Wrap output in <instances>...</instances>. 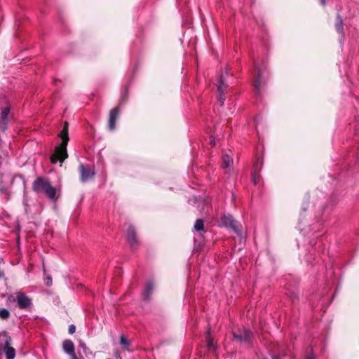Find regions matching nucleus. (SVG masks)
Listing matches in <instances>:
<instances>
[{"mask_svg":"<svg viewBox=\"0 0 359 359\" xmlns=\"http://www.w3.org/2000/svg\"><path fill=\"white\" fill-rule=\"evenodd\" d=\"M59 136L62 139V142L55 147L54 153L50 156V161L53 164H55L58 161L62 163L68 157L67 146L69 142V135L68 123L67 122L65 123L63 129L60 133Z\"/></svg>","mask_w":359,"mask_h":359,"instance_id":"obj_1","label":"nucleus"},{"mask_svg":"<svg viewBox=\"0 0 359 359\" xmlns=\"http://www.w3.org/2000/svg\"><path fill=\"white\" fill-rule=\"evenodd\" d=\"M32 189L37 193H44L50 199L54 200L56 196V189L50 181L44 177H38L32 184Z\"/></svg>","mask_w":359,"mask_h":359,"instance_id":"obj_2","label":"nucleus"},{"mask_svg":"<svg viewBox=\"0 0 359 359\" xmlns=\"http://www.w3.org/2000/svg\"><path fill=\"white\" fill-rule=\"evenodd\" d=\"M233 337L241 344H250L252 339V334L250 330L242 327L233 330Z\"/></svg>","mask_w":359,"mask_h":359,"instance_id":"obj_3","label":"nucleus"},{"mask_svg":"<svg viewBox=\"0 0 359 359\" xmlns=\"http://www.w3.org/2000/svg\"><path fill=\"white\" fill-rule=\"evenodd\" d=\"M79 172L82 182H86L93 179L95 175V169L93 166L83 163L79 165Z\"/></svg>","mask_w":359,"mask_h":359,"instance_id":"obj_4","label":"nucleus"},{"mask_svg":"<svg viewBox=\"0 0 359 359\" xmlns=\"http://www.w3.org/2000/svg\"><path fill=\"white\" fill-rule=\"evenodd\" d=\"M17 304L20 309L29 310L32 306V299L21 291L17 292Z\"/></svg>","mask_w":359,"mask_h":359,"instance_id":"obj_5","label":"nucleus"},{"mask_svg":"<svg viewBox=\"0 0 359 359\" xmlns=\"http://www.w3.org/2000/svg\"><path fill=\"white\" fill-rule=\"evenodd\" d=\"M227 75L228 73L226 72H225V75L222 73L220 75L219 84L217 85V90L219 92L217 100L219 102L221 106L224 105L225 101L224 94L226 88L228 86V85L225 83V76Z\"/></svg>","mask_w":359,"mask_h":359,"instance_id":"obj_6","label":"nucleus"},{"mask_svg":"<svg viewBox=\"0 0 359 359\" xmlns=\"http://www.w3.org/2000/svg\"><path fill=\"white\" fill-rule=\"evenodd\" d=\"M62 348L67 354L70 355V359H79L75 353L74 344L71 340H65L62 343Z\"/></svg>","mask_w":359,"mask_h":359,"instance_id":"obj_7","label":"nucleus"},{"mask_svg":"<svg viewBox=\"0 0 359 359\" xmlns=\"http://www.w3.org/2000/svg\"><path fill=\"white\" fill-rule=\"evenodd\" d=\"M255 71H256V80L254 83V89L256 94H259L261 91V86L262 84V72L261 68L259 65L255 63Z\"/></svg>","mask_w":359,"mask_h":359,"instance_id":"obj_8","label":"nucleus"},{"mask_svg":"<svg viewBox=\"0 0 359 359\" xmlns=\"http://www.w3.org/2000/svg\"><path fill=\"white\" fill-rule=\"evenodd\" d=\"M126 238L132 248H135L138 244L135 229L130 225L128 227L127 229Z\"/></svg>","mask_w":359,"mask_h":359,"instance_id":"obj_9","label":"nucleus"},{"mask_svg":"<svg viewBox=\"0 0 359 359\" xmlns=\"http://www.w3.org/2000/svg\"><path fill=\"white\" fill-rule=\"evenodd\" d=\"M119 114V109L118 107H115L110 111L109 117V129L114 130L116 128V122Z\"/></svg>","mask_w":359,"mask_h":359,"instance_id":"obj_10","label":"nucleus"},{"mask_svg":"<svg viewBox=\"0 0 359 359\" xmlns=\"http://www.w3.org/2000/svg\"><path fill=\"white\" fill-rule=\"evenodd\" d=\"M154 288V285L152 282H149L147 283L144 289V299H149L152 291Z\"/></svg>","mask_w":359,"mask_h":359,"instance_id":"obj_11","label":"nucleus"},{"mask_svg":"<svg viewBox=\"0 0 359 359\" xmlns=\"http://www.w3.org/2000/svg\"><path fill=\"white\" fill-rule=\"evenodd\" d=\"M335 27L339 34L342 36L344 35V27H343V20L339 15H337L335 22Z\"/></svg>","mask_w":359,"mask_h":359,"instance_id":"obj_12","label":"nucleus"},{"mask_svg":"<svg viewBox=\"0 0 359 359\" xmlns=\"http://www.w3.org/2000/svg\"><path fill=\"white\" fill-rule=\"evenodd\" d=\"M233 163V158L227 155V154H225L222 157V168L224 169H226V168H228L231 166V165Z\"/></svg>","mask_w":359,"mask_h":359,"instance_id":"obj_13","label":"nucleus"},{"mask_svg":"<svg viewBox=\"0 0 359 359\" xmlns=\"http://www.w3.org/2000/svg\"><path fill=\"white\" fill-rule=\"evenodd\" d=\"M207 346H208V351H215V346L214 344V342H213V340L212 339L210 338V332H208V335H207Z\"/></svg>","mask_w":359,"mask_h":359,"instance_id":"obj_14","label":"nucleus"},{"mask_svg":"<svg viewBox=\"0 0 359 359\" xmlns=\"http://www.w3.org/2000/svg\"><path fill=\"white\" fill-rule=\"evenodd\" d=\"M9 114V109L8 108H4L2 109V111L1 113V119L4 124H6L8 121V116Z\"/></svg>","mask_w":359,"mask_h":359,"instance_id":"obj_15","label":"nucleus"},{"mask_svg":"<svg viewBox=\"0 0 359 359\" xmlns=\"http://www.w3.org/2000/svg\"><path fill=\"white\" fill-rule=\"evenodd\" d=\"M15 355V349L12 347H7L6 351V359H13Z\"/></svg>","mask_w":359,"mask_h":359,"instance_id":"obj_16","label":"nucleus"},{"mask_svg":"<svg viewBox=\"0 0 359 359\" xmlns=\"http://www.w3.org/2000/svg\"><path fill=\"white\" fill-rule=\"evenodd\" d=\"M10 317V312L6 309H0V318L7 320Z\"/></svg>","mask_w":359,"mask_h":359,"instance_id":"obj_17","label":"nucleus"},{"mask_svg":"<svg viewBox=\"0 0 359 359\" xmlns=\"http://www.w3.org/2000/svg\"><path fill=\"white\" fill-rule=\"evenodd\" d=\"M203 221L201 219H198L194 224L195 230L199 231L203 229Z\"/></svg>","mask_w":359,"mask_h":359,"instance_id":"obj_18","label":"nucleus"},{"mask_svg":"<svg viewBox=\"0 0 359 359\" xmlns=\"http://www.w3.org/2000/svg\"><path fill=\"white\" fill-rule=\"evenodd\" d=\"M229 221V225L231 226V228L237 233H238V228L237 226L236 223L232 219L231 217H225Z\"/></svg>","mask_w":359,"mask_h":359,"instance_id":"obj_19","label":"nucleus"},{"mask_svg":"<svg viewBox=\"0 0 359 359\" xmlns=\"http://www.w3.org/2000/svg\"><path fill=\"white\" fill-rule=\"evenodd\" d=\"M120 343L126 348H128V346L129 345V341H128V340L124 336H121V337Z\"/></svg>","mask_w":359,"mask_h":359,"instance_id":"obj_20","label":"nucleus"},{"mask_svg":"<svg viewBox=\"0 0 359 359\" xmlns=\"http://www.w3.org/2000/svg\"><path fill=\"white\" fill-rule=\"evenodd\" d=\"M16 298H17V292L14 294H10L8 297V302L10 303H14V302L17 303Z\"/></svg>","mask_w":359,"mask_h":359,"instance_id":"obj_21","label":"nucleus"},{"mask_svg":"<svg viewBox=\"0 0 359 359\" xmlns=\"http://www.w3.org/2000/svg\"><path fill=\"white\" fill-rule=\"evenodd\" d=\"M126 97H127V91L126 90L122 93L121 94V103H123L126 100Z\"/></svg>","mask_w":359,"mask_h":359,"instance_id":"obj_22","label":"nucleus"},{"mask_svg":"<svg viewBox=\"0 0 359 359\" xmlns=\"http://www.w3.org/2000/svg\"><path fill=\"white\" fill-rule=\"evenodd\" d=\"M46 285L47 286H50L52 285V278L50 276H48L45 278Z\"/></svg>","mask_w":359,"mask_h":359,"instance_id":"obj_23","label":"nucleus"},{"mask_svg":"<svg viewBox=\"0 0 359 359\" xmlns=\"http://www.w3.org/2000/svg\"><path fill=\"white\" fill-rule=\"evenodd\" d=\"M68 331H69V334H74L76 331V327L74 325H69Z\"/></svg>","mask_w":359,"mask_h":359,"instance_id":"obj_24","label":"nucleus"},{"mask_svg":"<svg viewBox=\"0 0 359 359\" xmlns=\"http://www.w3.org/2000/svg\"><path fill=\"white\" fill-rule=\"evenodd\" d=\"M80 346L85 350L86 348V344L83 342H80L79 344Z\"/></svg>","mask_w":359,"mask_h":359,"instance_id":"obj_25","label":"nucleus"},{"mask_svg":"<svg viewBox=\"0 0 359 359\" xmlns=\"http://www.w3.org/2000/svg\"><path fill=\"white\" fill-rule=\"evenodd\" d=\"M4 276V271H1V270H0V278H3Z\"/></svg>","mask_w":359,"mask_h":359,"instance_id":"obj_26","label":"nucleus"},{"mask_svg":"<svg viewBox=\"0 0 359 359\" xmlns=\"http://www.w3.org/2000/svg\"><path fill=\"white\" fill-rule=\"evenodd\" d=\"M321 4L325 6V0H320Z\"/></svg>","mask_w":359,"mask_h":359,"instance_id":"obj_27","label":"nucleus"},{"mask_svg":"<svg viewBox=\"0 0 359 359\" xmlns=\"http://www.w3.org/2000/svg\"><path fill=\"white\" fill-rule=\"evenodd\" d=\"M212 146H215V141L211 140V142H210Z\"/></svg>","mask_w":359,"mask_h":359,"instance_id":"obj_28","label":"nucleus"},{"mask_svg":"<svg viewBox=\"0 0 359 359\" xmlns=\"http://www.w3.org/2000/svg\"><path fill=\"white\" fill-rule=\"evenodd\" d=\"M306 359H313L312 355H309Z\"/></svg>","mask_w":359,"mask_h":359,"instance_id":"obj_29","label":"nucleus"},{"mask_svg":"<svg viewBox=\"0 0 359 359\" xmlns=\"http://www.w3.org/2000/svg\"><path fill=\"white\" fill-rule=\"evenodd\" d=\"M116 359H121V358L119 355H116Z\"/></svg>","mask_w":359,"mask_h":359,"instance_id":"obj_30","label":"nucleus"},{"mask_svg":"<svg viewBox=\"0 0 359 359\" xmlns=\"http://www.w3.org/2000/svg\"><path fill=\"white\" fill-rule=\"evenodd\" d=\"M254 182H255V184H257V180L255 179V177L254 178Z\"/></svg>","mask_w":359,"mask_h":359,"instance_id":"obj_31","label":"nucleus"},{"mask_svg":"<svg viewBox=\"0 0 359 359\" xmlns=\"http://www.w3.org/2000/svg\"><path fill=\"white\" fill-rule=\"evenodd\" d=\"M263 359H270V358H263Z\"/></svg>","mask_w":359,"mask_h":359,"instance_id":"obj_32","label":"nucleus"}]
</instances>
